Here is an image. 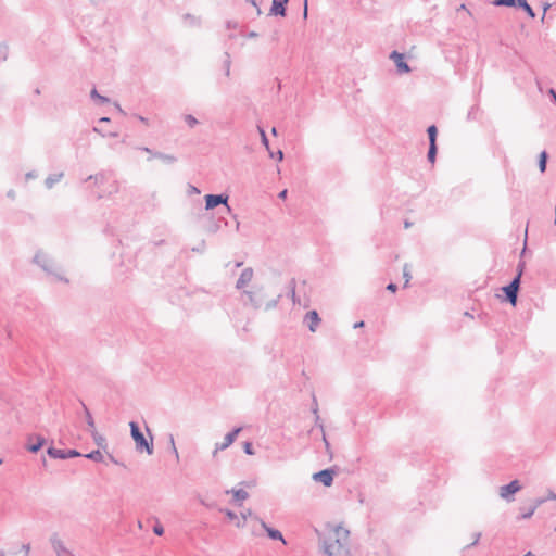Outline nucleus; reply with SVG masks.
<instances>
[{"label":"nucleus","mask_w":556,"mask_h":556,"mask_svg":"<svg viewBox=\"0 0 556 556\" xmlns=\"http://www.w3.org/2000/svg\"><path fill=\"white\" fill-rule=\"evenodd\" d=\"M350 531L341 526H336L324 534L320 540L323 551L327 556H351Z\"/></svg>","instance_id":"f257e3e1"},{"label":"nucleus","mask_w":556,"mask_h":556,"mask_svg":"<svg viewBox=\"0 0 556 556\" xmlns=\"http://www.w3.org/2000/svg\"><path fill=\"white\" fill-rule=\"evenodd\" d=\"M243 294L248 298L244 301V305H251L255 309L264 307L265 311H269L275 308L280 299V295H278L276 299L265 303L266 294L263 286H254L253 290H244Z\"/></svg>","instance_id":"f03ea898"},{"label":"nucleus","mask_w":556,"mask_h":556,"mask_svg":"<svg viewBox=\"0 0 556 556\" xmlns=\"http://www.w3.org/2000/svg\"><path fill=\"white\" fill-rule=\"evenodd\" d=\"M130 427V435L136 444V450L138 452H147L148 455L153 454V437L150 434V441H148L141 431L139 425L136 421L129 422Z\"/></svg>","instance_id":"7ed1b4c3"},{"label":"nucleus","mask_w":556,"mask_h":556,"mask_svg":"<svg viewBox=\"0 0 556 556\" xmlns=\"http://www.w3.org/2000/svg\"><path fill=\"white\" fill-rule=\"evenodd\" d=\"M34 261L47 274L54 276L60 281L68 282V280L59 273L58 265L47 254L37 253Z\"/></svg>","instance_id":"20e7f679"},{"label":"nucleus","mask_w":556,"mask_h":556,"mask_svg":"<svg viewBox=\"0 0 556 556\" xmlns=\"http://www.w3.org/2000/svg\"><path fill=\"white\" fill-rule=\"evenodd\" d=\"M228 199H229V197L226 193L206 194L204 197L205 210L210 211V210H213V208L217 207L218 205H224L226 211L228 213H230L231 212V207L228 205Z\"/></svg>","instance_id":"39448f33"},{"label":"nucleus","mask_w":556,"mask_h":556,"mask_svg":"<svg viewBox=\"0 0 556 556\" xmlns=\"http://www.w3.org/2000/svg\"><path fill=\"white\" fill-rule=\"evenodd\" d=\"M493 3L497 7L520 8L527 13L529 17H535V12L529 5L527 0H493Z\"/></svg>","instance_id":"423d86ee"},{"label":"nucleus","mask_w":556,"mask_h":556,"mask_svg":"<svg viewBox=\"0 0 556 556\" xmlns=\"http://www.w3.org/2000/svg\"><path fill=\"white\" fill-rule=\"evenodd\" d=\"M519 289V278H513V280L508 285L502 287V291L505 294V300L513 306H516L517 304Z\"/></svg>","instance_id":"0eeeda50"},{"label":"nucleus","mask_w":556,"mask_h":556,"mask_svg":"<svg viewBox=\"0 0 556 556\" xmlns=\"http://www.w3.org/2000/svg\"><path fill=\"white\" fill-rule=\"evenodd\" d=\"M521 490V484L518 480H513L509 483L500 488V496L507 502L514 500V494Z\"/></svg>","instance_id":"6e6552de"},{"label":"nucleus","mask_w":556,"mask_h":556,"mask_svg":"<svg viewBox=\"0 0 556 556\" xmlns=\"http://www.w3.org/2000/svg\"><path fill=\"white\" fill-rule=\"evenodd\" d=\"M242 431V427H236L228 432L222 443H216L213 455L215 456L218 451L228 448L237 439L238 434Z\"/></svg>","instance_id":"1a4fd4ad"},{"label":"nucleus","mask_w":556,"mask_h":556,"mask_svg":"<svg viewBox=\"0 0 556 556\" xmlns=\"http://www.w3.org/2000/svg\"><path fill=\"white\" fill-rule=\"evenodd\" d=\"M47 454L51 457V458H54V459H67V458H74V457H78L80 456L81 454L76 451V450H67V451H64V450H59V448H55L53 446H50L48 450H47Z\"/></svg>","instance_id":"9d476101"},{"label":"nucleus","mask_w":556,"mask_h":556,"mask_svg":"<svg viewBox=\"0 0 556 556\" xmlns=\"http://www.w3.org/2000/svg\"><path fill=\"white\" fill-rule=\"evenodd\" d=\"M336 471L331 468L323 469L313 475V479L316 482L323 483L325 486H330L333 482Z\"/></svg>","instance_id":"9b49d317"},{"label":"nucleus","mask_w":556,"mask_h":556,"mask_svg":"<svg viewBox=\"0 0 556 556\" xmlns=\"http://www.w3.org/2000/svg\"><path fill=\"white\" fill-rule=\"evenodd\" d=\"M396 66V70L400 74H406L410 72L409 65L405 62V56L403 53L399 51H392L389 56Z\"/></svg>","instance_id":"f8f14e48"},{"label":"nucleus","mask_w":556,"mask_h":556,"mask_svg":"<svg viewBox=\"0 0 556 556\" xmlns=\"http://www.w3.org/2000/svg\"><path fill=\"white\" fill-rule=\"evenodd\" d=\"M312 412L313 414L315 415V424L316 426L319 427L320 431H321V434H323V441L325 443V446H326V451L329 452L330 451V444L326 438V434H325V430H324V425L323 422L320 421V417L318 415V404H317V400L315 396H313V407H312Z\"/></svg>","instance_id":"ddd939ff"},{"label":"nucleus","mask_w":556,"mask_h":556,"mask_svg":"<svg viewBox=\"0 0 556 556\" xmlns=\"http://www.w3.org/2000/svg\"><path fill=\"white\" fill-rule=\"evenodd\" d=\"M253 275H254L253 268H251V267L244 268L241 271V274L236 282V288L238 290H242L244 287H247L251 282Z\"/></svg>","instance_id":"4468645a"},{"label":"nucleus","mask_w":556,"mask_h":556,"mask_svg":"<svg viewBox=\"0 0 556 556\" xmlns=\"http://www.w3.org/2000/svg\"><path fill=\"white\" fill-rule=\"evenodd\" d=\"M46 439L41 435H30L28 438L27 450L30 453H37L45 445Z\"/></svg>","instance_id":"2eb2a0df"},{"label":"nucleus","mask_w":556,"mask_h":556,"mask_svg":"<svg viewBox=\"0 0 556 556\" xmlns=\"http://www.w3.org/2000/svg\"><path fill=\"white\" fill-rule=\"evenodd\" d=\"M304 323L307 325L309 331L315 332L320 323V317L316 311H309L305 315Z\"/></svg>","instance_id":"dca6fc26"},{"label":"nucleus","mask_w":556,"mask_h":556,"mask_svg":"<svg viewBox=\"0 0 556 556\" xmlns=\"http://www.w3.org/2000/svg\"><path fill=\"white\" fill-rule=\"evenodd\" d=\"M289 0H273L270 7V14L275 16H286V5Z\"/></svg>","instance_id":"f3484780"},{"label":"nucleus","mask_w":556,"mask_h":556,"mask_svg":"<svg viewBox=\"0 0 556 556\" xmlns=\"http://www.w3.org/2000/svg\"><path fill=\"white\" fill-rule=\"evenodd\" d=\"M50 542H51L52 548L54 549V552L56 553L58 556H68L70 555V551L65 547L62 540H60L56 535H53L50 539Z\"/></svg>","instance_id":"a211bd4d"},{"label":"nucleus","mask_w":556,"mask_h":556,"mask_svg":"<svg viewBox=\"0 0 556 556\" xmlns=\"http://www.w3.org/2000/svg\"><path fill=\"white\" fill-rule=\"evenodd\" d=\"M261 525L271 540L281 541L286 544L283 535L279 530L268 527L264 521H262Z\"/></svg>","instance_id":"6ab92c4d"},{"label":"nucleus","mask_w":556,"mask_h":556,"mask_svg":"<svg viewBox=\"0 0 556 556\" xmlns=\"http://www.w3.org/2000/svg\"><path fill=\"white\" fill-rule=\"evenodd\" d=\"M226 493H231L233 495V501L238 504V505H241V503L247 500L249 497V493L247 491H244L243 489H232L230 491H226Z\"/></svg>","instance_id":"aec40b11"},{"label":"nucleus","mask_w":556,"mask_h":556,"mask_svg":"<svg viewBox=\"0 0 556 556\" xmlns=\"http://www.w3.org/2000/svg\"><path fill=\"white\" fill-rule=\"evenodd\" d=\"M64 176V173L63 172H60V173H54V174H51L49 175L46 180H45V186L47 189H52L53 186L59 182Z\"/></svg>","instance_id":"412c9836"},{"label":"nucleus","mask_w":556,"mask_h":556,"mask_svg":"<svg viewBox=\"0 0 556 556\" xmlns=\"http://www.w3.org/2000/svg\"><path fill=\"white\" fill-rule=\"evenodd\" d=\"M106 178V173L100 172L94 175L88 176L85 181H93L94 186L100 187L105 182Z\"/></svg>","instance_id":"4be33fe9"},{"label":"nucleus","mask_w":556,"mask_h":556,"mask_svg":"<svg viewBox=\"0 0 556 556\" xmlns=\"http://www.w3.org/2000/svg\"><path fill=\"white\" fill-rule=\"evenodd\" d=\"M153 157L159 159L166 164H173L177 161L176 156H174L172 154L162 153V152H155L153 154Z\"/></svg>","instance_id":"5701e85b"},{"label":"nucleus","mask_w":556,"mask_h":556,"mask_svg":"<svg viewBox=\"0 0 556 556\" xmlns=\"http://www.w3.org/2000/svg\"><path fill=\"white\" fill-rule=\"evenodd\" d=\"M90 97L92 100L97 101L98 104L102 105V104H106L110 102V99L105 96H101L96 88H93L91 91H90Z\"/></svg>","instance_id":"b1692460"},{"label":"nucleus","mask_w":556,"mask_h":556,"mask_svg":"<svg viewBox=\"0 0 556 556\" xmlns=\"http://www.w3.org/2000/svg\"><path fill=\"white\" fill-rule=\"evenodd\" d=\"M81 405H83V408H84V413H85V416H86V421H87L88 428H89L90 431H92V430L96 429L93 417H92L90 410L88 409V407L84 403H81Z\"/></svg>","instance_id":"393cba45"},{"label":"nucleus","mask_w":556,"mask_h":556,"mask_svg":"<svg viewBox=\"0 0 556 556\" xmlns=\"http://www.w3.org/2000/svg\"><path fill=\"white\" fill-rule=\"evenodd\" d=\"M438 154V146L437 143H429V149L427 153V159L430 163H434Z\"/></svg>","instance_id":"a878e982"},{"label":"nucleus","mask_w":556,"mask_h":556,"mask_svg":"<svg viewBox=\"0 0 556 556\" xmlns=\"http://www.w3.org/2000/svg\"><path fill=\"white\" fill-rule=\"evenodd\" d=\"M548 154L546 151H542L539 156V168L541 173L546 170Z\"/></svg>","instance_id":"bb28decb"},{"label":"nucleus","mask_w":556,"mask_h":556,"mask_svg":"<svg viewBox=\"0 0 556 556\" xmlns=\"http://www.w3.org/2000/svg\"><path fill=\"white\" fill-rule=\"evenodd\" d=\"M427 134L429 138V143H437V137H438V128L435 125H430L427 128Z\"/></svg>","instance_id":"cd10ccee"},{"label":"nucleus","mask_w":556,"mask_h":556,"mask_svg":"<svg viewBox=\"0 0 556 556\" xmlns=\"http://www.w3.org/2000/svg\"><path fill=\"white\" fill-rule=\"evenodd\" d=\"M184 22L188 26H199L200 25V18L191 15V14H185L184 15Z\"/></svg>","instance_id":"c85d7f7f"},{"label":"nucleus","mask_w":556,"mask_h":556,"mask_svg":"<svg viewBox=\"0 0 556 556\" xmlns=\"http://www.w3.org/2000/svg\"><path fill=\"white\" fill-rule=\"evenodd\" d=\"M535 506H530L528 509L521 507L520 508V516L518 517V519H529L533 516V514L535 513Z\"/></svg>","instance_id":"c756f323"},{"label":"nucleus","mask_w":556,"mask_h":556,"mask_svg":"<svg viewBox=\"0 0 556 556\" xmlns=\"http://www.w3.org/2000/svg\"><path fill=\"white\" fill-rule=\"evenodd\" d=\"M117 192H118V182H117V181H113V182L110 185V187H109L108 191H106V192H104V193H99V194L97 195V198H98V199H102V198L104 197V194L111 195V194H114V193H117Z\"/></svg>","instance_id":"7c9ffc66"},{"label":"nucleus","mask_w":556,"mask_h":556,"mask_svg":"<svg viewBox=\"0 0 556 556\" xmlns=\"http://www.w3.org/2000/svg\"><path fill=\"white\" fill-rule=\"evenodd\" d=\"M85 457L93 462H102L103 459V455L99 450L91 451L86 454Z\"/></svg>","instance_id":"2f4dec72"},{"label":"nucleus","mask_w":556,"mask_h":556,"mask_svg":"<svg viewBox=\"0 0 556 556\" xmlns=\"http://www.w3.org/2000/svg\"><path fill=\"white\" fill-rule=\"evenodd\" d=\"M90 432H91V434H92V438H93V440H94L96 444H97L98 446H101V447H102V446L104 445V443H105V438H104L103 435L99 434V433L96 431V429H94V430H92V431H90Z\"/></svg>","instance_id":"473e14b6"},{"label":"nucleus","mask_w":556,"mask_h":556,"mask_svg":"<svg viewBox=\"0 0 556 556\" xmlns=\"http://www.w3.org/2000/svg\"><path fill=\"white\" fill-rule=\"evenodd\" d=\"M184 119L190 128H193L199 124V121L191 114H186Z\"/></svg>","instance_id":"72a5a7b5"},{"label":"nucleus","mask_w":556,"mask_h":556,"mask_svg":"<svg viewBox=\"0 0 556 556\" xmlns=\"http://www.w3.org/2000/svg\"><path fill=\"white\" fill-rule=\"evenodd\" d=\"M220 222H224V224L227 226V222L220 218L219 220L213 223L208 226L207 231L211 233H215L220 229Z\"/></svg>","instance_id":"f704fd0d"},{"label":"nucleus","mask_w":556,"mask_h":556,"mask_svg":"<svg viewBox=\"0 0 556 556\" xmlns=\"http://www.w3.org/2000/svg\"><path fill=\"white\" fill-rule=\"evenodd\" d=\"M478 112H479V108L477 105H473L468 114H467V119L468 121H477L479 118L478 116Z\"/></svg>","instance_id":"c9c22d12"},{"label":"nucleus","mask_w":556,"mask_h":556,"mask_svg":"<svg viewBox=\"0 0 556 556\" xmlns=\"http://www.w3.org/2000/svg\"><path fill=\"white\" fill-rule=\"evenodd\" d=\"M260 129V134H261V141L263 143V146L267 149V151H269V140L267 138V135L265 132V130L263 128H258Z\"/></svg>","instance_id":"e433bc0d"},{"label":"nucleus","mask_w":556,"mask_h":556,"mask_svg":"<svg viewBox=\"0 0 556 556\" xmlns=\"http://www.w3.org/2000/svg\"><path fill=\"white\" fill-rule=\"evenodd\" d=\"M525 267H526V264L523 261H520L517 265V273H516V276L514 278H519V282L521 283V277H522V274H523V270H525Z\"/></svg>","instance_id":"4c0bfd02"},{"label":"nucleus","mask_w":556,"mask_h":556,"mask_svg":"<svg viewBox=\"0 0 556 556\" xmlns=\"http://www.w3.org/2000/svg\"><path fill=\"white\" fill-rule=\"evenodd\" d=\"M290 287H291V299H292V302L295 304V303H300V300L299 298L296 296L295 294V280L292 279L290 281Z\"/></svg>","instance_id":"58836bf2"},{"label":"nucleus","mask_w":556,"mask_h":556,"mask_svg":"<svg viewBox=\"0 0 556 556\" xmlns=\"http://www.w3.org/2000/svg\"><path fill=\"white\" fill-rule=\"evenodd\" d=\"M243 451L245 454L248 455H254L255 452H254V448H253V445L251 442H244L243 444Z\"/></svg>","instance_id":"ea45409f"},{"label":"nucleus","mask_w":556,"mask_h":556,"mask_svg":"<svg viewBox=\"0 0 556 556\" xmlns=\"http://www.w3.org/2000/svg\"><path fill=\"white\" fill-rule=\"evenodd\" d=\"M169 444H170L172 453L175 455L176 459H178L179 458V454H178V451L176 448L173 434H169Z\"/></svg>","instance_id":"a19ab883"},{"label":"nucleus","mask_w":556,"mask_h":556,"mask_svg":"<svg viewBox=\"0 0 556 556\" xmlns=\"http://www.w3.org/2000/svg\"><path fill=\"white\" fill-rule=\"evenodd\" d=\"M403 276L405 278L404 288H406L408 286V283H409L410 278H412V276H410V274L408 271V266L407 265L404 266Z\"/></svg>","instance_id":"79ce46f5"},{"label":"nucleus","mask_w":556,"mask_h":556,"mask_svg":"<svg viewBox=\"0 0 556 556\" xmlns=\"http://www.w3.org/2000/svg\"><path fill=\"white\" fill-rule=\"evenodd\" d=\"M472 536H473L472 542L467 545V548L473 547V546H476L479 543V540L481 538V533L480 532H476V533H473Z\"/></svg>","instance_id":"37998d69"},{"label":"nucleus","mask_w":556,"mask_h":556,"mask_svg":"<svg viewBox=\"0 0 556 556\" xmlns=\"http://www.w3.org/2000/svg\"><path fill=\"white\" fill-rule=\"evenodd\" d=\"M269 152V156L271 159H277L278 161H282L283 160V152L281 150H278L276 153H274L273 151H268Z\"/></svg>","instance_id":"c03bdc74"},{"label":"nucleus","mask_w":556,"mask_h":556,"mask_svg":"<svg viewBox=\"0 0 556 556\" xmlns=\"http://www.w3.org/2000/svg\"><path fill=\"white\" fill-rule=\"evenodd\" d=\"M153 532L156 534V535H162L164 533V528L162 525L157 523L153 527Z\"/></svg>","instance_id":"a18cd8bd"},{"label":"nucleus","mask_w":556,"mask_h":556,"mask_svg":"<svg viewBox=\"0 0 556 556\" xmlns=\"http://www.w3.org/2000/svg\"><path fill=\"white\" fill-rule=\"evenodd\" d=\"M187 192H188L189 195H191V194H199L200 190L195 186H193V185H188Z\"/></svg>","instance_id":"49530a36"},{"label":"nucleus","mask_w":556,"mask_h":556,"mask_svg":"<svg viewBox=\"0 0 556 556\" xmlns=\"http://www.w3.org/2000/svg\"><path fill=\"white\" fill-rule=\"evenodd\" d=\"M205 250V241L202 240L201 243L198 247L192 248L193 252L202 253Z\"/></svg>","instance_id":"de8ad7c7"},{"label":"nucleus","mask_w":556,"mask_h":556,"mask_svg":"<svg viewBox=\"0 0 556 556\" xmlns=\"http://www.w3.org/2000/svg\"><path fill=\"white\" fill-rule=\"evenodd\" d=\"M546 502V498L545 497H538L533 501V504L532 506H535V509L538 507H540L542 504H544Z\"/></svg>","instance_id":"09e8293b"},{"label":"nucleus","mask_w":556,"mask_h":556,"mask_svg":"<svg viewBox=\"0 0 556 556\" xmlns=\"http://www.w3.org/2000/svg\"><path fill=\"white\" fill-rule=\"evenodd\" d=\"M8 51L7 48H0V62L7 60Z\"/></svg>","instance_id":"8fccbe9b"},{"label":"nucleus","mask_w":556,"mask_h":556,"mask_svg":"<svg viewBox=\"0 0 556 556\" xmlns=\"http://www.w3.org/2000/svg\"><path fill=\"white\" fill-rule=\"evenodd\" d=\"M227 59L225 61V67H226V75L229 76L230 74V59L229 54H226Z\"/></svg>","instance_id":"3c124183"},{"label":"nucleus","mask_w":556,"mask_h":556,"mask_svg":"<svg viewBox=\"0 0 556 556\" xmlns=\"http://www.w3.org/2000/svg\"><path fill=\"white\" fill-rule=\"evenodd\" d=\"M225 514L230 520L237 519V514L233 513L232 510L226 509Z\"/></svg>","instance_id":"603ef678"},{"label":"nucleus","mask_w":556,"mask_h":556,"mask_svg":"<svg viewBox=\"0 0 556 556\" xmlns=\"http://www.w3.org/2000/svg\"><path fill=\"white\" fill-rule=\"evenodd\" d=\"M387 290L394 293L397 290V286L394 282H390L387 286Z\"/></svg>","instance_id":"864d4df0"},{"label":"nucleus","mask_w":556,"mask_h":556,"mask_svg":"<svg viewBox=\"0 0 556 556\" xmlns=\"http://www.w3.org/2000/svg\"><path fill=\"white\" fill-rule=\"evenodd\" d=\"M36 177H37V173H36V172H34V170L28 172V173H26V175H25L26 180L35 179Z\"/></svg>","instance_id":"5fc2aeb1"},{"label":"nucleus","mask_w":556,"mask_h":556,"mask_svg":"<svg viewBox=\"0 0 556 556\" xmlns=\"http://www.w3.org/2000/svg\"><path fill=\"white\" fill-rule=\"evenodd\" d=\"M22 551L25 553V556H28L29 552H30V544H23L22 545Z\"/></svg>","instance_id":"6e6d98bb"},{"label":"nucleus","mask_w":556,"mask_h":556,"mask_svg":"<svg viewBox=\"0 0 556 556\" xmlns=\"http://www.w3.org/2000/svg\"><path fill=\"white\" fill-rule=\"evenodd\" d=\"M548 94H549L552 101L556 104V91L554 89H549Z\"/></svg>","instance_id":"4d7b16f0"},{"label":"nucleus","mask_w":556,"mask_h":556,"mask_svg":"<svg viewBox=\"0 0 556 556\" xmlns=\"http://www.w3.org/2000/svg\"><path fill=\"white\" fill-rule=\"evenodd\" d=\"M545 498H546V501H548V500L556 501V494L552 490H549L547 493V496Z\"/></svg>","instance_id":"13d9d810"},{"label":"nucleus","mask_w":556,"mask_h":556,"mask_svg":"<svg viewBox=\"0 0 556 556\" xmlns=\"http://www.w3.org/2000/svg\"><path fill=\"white\" fill-rule=\"evenodd\" d=\"M287 194H288V190L287 189H283L281 190L279 193H278V198L281 199V200H285L287 199Z\"/></svg>","instance_id":"bf43d9fd"},{"label":"nucleus","mask_w":556,"mask_h":556,"mask_svg":"<svg viewBox=\"0 0 556 556\" xmlns=\"http://www.w3.org/2000/svg\"><path fill=\"white\" fill-rule=\"evenodd\" d=\"M248 2H250L253 7L256 8V11H257V14H261V9L260 7L257 5V2L256 0H247Z\"/></svg>","instance_id":"052dcab7"},{"label":"nucleus","mask_w":556,"mask_h":556,"mask_svg":"<svg viewBox=\"0 0 556 556\" xmlns=\"http://www.w3.org/2000/svg\"><path fill=\"white\" fill-rule=\"evenodd\" d=\"M140 150H142V151L147 152V153H148V154H150L152 157H153V154L155 153V152H153L151 149H149L148 147H142V148H140Z\"/></svg>","instance_id":"680f3d73"},{"label":"nucleus","mask_w":556,"mask_h":556,"mask_svg":"<svg viewBox=\"0 0 556 556\" xmlns=\"http://www.w3.org/2000/svg\"><path fill=\"white\" fill-rule=\"evenodd\" d=\"M140 150H142V151L147 152V153H148V154H150L152 157H153V154L155 153V152H153L151 149H149L148 147H142V148H140Z\"/></svg>","instance_id":"e2e57ef3"},{"label":"nucleus","mask_w":556,"mask_h":556,"mask_svg":"<svg viewBox=\"0 0 556 556\" xmlns=\"http://www.w3.org/2000/svg\"><path fill=\"white\" fill-rule=\"evenodd\" d=\"M114 105L122 115H126L125 111L121 108V105L117 102H115Z\"/></svg>","instance_id":"0e129e2a"},{"label":"nucleus","mask_w":556,"mask_h":556,"mask_svg":"<svg viewBox=\"0 0 556 556\" xmlns=\"http://www.w3.org/2000/svg\"><path fill=\"white\" fill-rule=\"evenodd\" d=\"M549 8H551V4H549V3H547V2H546V3H544V5H543V11H544V13H543V17H542V18H544V17H545L546 11H547Z\"/></svg>","instance_id":"69168bd1"},{"label":"nucleus","mask_w":556,"mask_h":556,"mask_svg":"<svg viewBox=\"0 0 556 556\" xmlns=\"http://www.w3.org/2000/svg\"><path fill=\"white\" fill-rule=\"evenodd\" d=\"M364 326H365V323L363 320L357 321V323L354 324V328H362Z\"/></svg>","instance_id":"338daca9"},{"label":"nucleus","mask_w":556,"mask_h":556,"mask_svg":"<svg viewBox=\"0 0 556 556\" xmlns=\"http://www.w3.org/2000/svg\"><path fill=\"white\" fill-rule=\"evenodd\" d=\"M7 195H8V198L14 199L15 198V191L14 190H9Z\"/></svg>","instance_id":"774afa93"}]
</instances>
